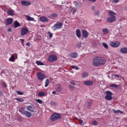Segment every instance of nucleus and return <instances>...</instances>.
I'll list each match as a JSON object with an SVG mask.
<instances>
[{"instance_id": "1", "label": "nucleus", "mask_w": 127, "mask_h": 127, "mask_svg": "<svg viewBox=\"0 0 127 127\" xmlns=\"http://www.w3.org/2000/svg\"><path fill=\"white\" fill-rule=\"evenodd\" d=\"M107 62L106 59L101 57H96L92 60V64L93 66L99 67V66H103L105 65Z\"/></svg>"}, {"instance_id": "2", "label": "nucleus", "mask_w": 127, "mask_h": 127, "mask_svg": "<svg viewBox=\"0 0 127 127\" xmlns=\"http://www.w3.org/2000/svg\"><path fill=\"white\" fill-rule=\"evenodd\" d=\"M108 13L110 17L107 18V22H108L109 23H113V22H115V21L117 20L116 16H115L117 13H115V12L113 11H109Z\"/></svg>"}, {"instance_id": "3", "label": "nucleus", "mask_w": 127, "mask_h": 127, "mask_svg": "<svg viewBox=\"0 0 127 127\" xmlns=\"http://www.w3.org/2000/svg\"><path fill=\"white\" fill-rule=\"evenodd\" d=\"M61 119V115L58 113H54L50 117V121H51V122H55V121Z\"/></svg>"}, {"instance_id": "4", "label": "nucleus", "mask_w": 127, "mask_h": 127, "mask_svg": "<svg viewBox=\"0 0 127 127\" xmlns=\"http://www.w3.org/2000/svg\"><path fill=\"white\" fill-rule=\"evenodd\" d=\"M63 27V23L61 22H57L53 27L52 29L54 31L57 30V29H61Z\"/></svg>"}, {"instance_id": "5", "label": "nucleus", "mask_w": 127, "mask_h": 127, "mask_svg": "<svg viewBox=\"0 0 127 127\" xmlns=\"http://www.w3.org/2000/svg\"><path fill=\"white\" fill-rule=\"evenodd\" d=\"M37 76L38 80L40 81H43L46 78V75L44 73L40 72H37Z\"/></svg>"}, {"instance_id": "6", "label": "nucleus", "mask_w": 127, "mask_h": 127, "mask_svg": "<svg viewBox=\"0 0 127 127\" xmlns=\"http://www.w3.org/2000/svg\"><path fill=\"white\" fill-rule=\"evenodd\" d=\"M106 93V96H105V99H107L108 101L113 100V97H112L113 95V93L110 91H107Z\"/></svg>"}, {"instance_id": "7", "label": "nucleus", "mask_w": 127, "mask_h": 127, "mask_svg": "<svg viewBox=\"0 0 127 127\" xmlns=\"http://www.w3.org/2000/svg\"><path fill=\"white\" fill-rule=\"evenodd\" d=\"M48 60L50 62H54L57 60V56L55 55H51L49 56Z\"/></svg>"}, {"instance_id": "8", "label": "nucleus", "mask_w": 127, "mask_h": 127, "mask_svg": "<svg viewBox=\"0 0 127 127\" xmlns=\"http://www.w3.org/2000/svg\"><path fill=\"white\" fill-rule=\"evenodd\" d=\"M28 29L25 28H22L21 29V36H24L28 33Z\"/></svg>"}, {"instance_id": "9", "label": "nucleus", "mask_w": 127, "mask_h": 127, "mask_svg": "<svg viewBox=\"0 0 127 127\" xmlns=\"http://www.w3.org/2000/svg\"><path fill=\"white\" fill-rule=\"evenodd\" d=\"M110 45L112 47L117 48V47H119L121 45V43L119 42H112L110 43Z\"/></svg>"}, {"instance_id": "10", "label": "nucleus", "mask_w": 127, "mask_h": 127, "mask_svg": "<svg viewBox=\"0 0 127 127\" xmlns=\"http://www.w3.org/2000/svg\"><path fill=\"white\" fill-rule=\"evenodd\" d=\"M13 22V19L12 18H8L5 22L6 25H10Z\"/></svg>"}, {"instance_id": "11", "label": "nucleus", "mask_w": 127, "mask_h": 127, "mask_svg": "<svg viewBox=\"0 0 127 127\" xmlns=\"http://www.w3.org/2000/svg\"><path fill=\"white\" fill-rule=\"evenodd\" d=\"M40 20L43 22H48L49 19L45 16H41L40 17Z\"/></svg>"}, {"instance_id": "12", "label": "nucleus", "mask_w": 127, "mask_h": 127, "mask_svg": "<svg viewBox=\"0 0 127 127\" xmlns=\"http://www.w3.org/2000/svg\"><path fill=\"white\" fill-rule=\"evenodd\" d=\"M81 32L83 37H84V38H87V37H88L89 33L86 30H82Z\"/></svg>"}, {"instance_id": "13", "label": "nucleus", "mask_w": 127, "mask_h": 127, "mask_svg": "<svg viewBox=\"0 0 127 127\" xmlns=\"http://www.w3.org/2000/svg\"><path fill=\"white\" fill-rule=\"evenodd\" d=\"M120 52L122 53V54H127V48L123 47L121 48L120 50Z\"/></svg>"}, {"instance_id": "14", "label": "nucleus", "mask_w": 127, "mask_h": 127, "mask_svg": "<svg viewBox=\"0 0 127 127\" xmlns=\"http://www.w3.org/2000/svg\"><path fill=\"white\" fill-rule=\"evenodd\" d=\"M76 35L78 38H81L82 34H81V30L79 29H77L75 32Z\"/></svg>"}, {"instance_id": "15", "label": "nucleus", "mask_w": 127, "mask_h": 127, "mask_svg": "<svg viewBox=\"0 0 127 127\" xmlns=\"http://www.w3.org/2000/svg\"><path fill=\"white\" fill-rule=\"evenodd\" d=\"M21 3L22 5L26 6H27L28 5H30V4H31V2H28L27 1H24V0L21 1Z\"/></svg>"}, {"instance_id": "16", "label": "nucleus", "mask_w": 127, "mask_h": 127, "mask_svg": "<svg viewBox=\"0 0 127 127\" xmlns=\"http://www.w3.org/2000/svg\"><path fill=\"white\" fill-rule=\"evenodd\" d=\"M84 85L85 86H91L93 84V81L91 80L85 81L83 82Z\"/></svg>"}, {"instance_id": "17", "label": "nucleus", "mask_w": 127, "mask_h": 127, "mask_svg": "<svg viewBox=\"0 0 127 127\" xmlns=\"http://www.w3.org/2000/svg\"><path fill=\"white\" fill-rule=\"evenodd\" d=\"M71 58H77L78 57V54L77 53H71L69 54Z\"/></svg>"}, {"instance_id": "18", "label": "nucleus", "mask_w": 127, "mask_h": 127, "mask_svg": "<svg viewBox=\"0 0 127 127\" xmlns=\"http://www.w3.org/2000/svg\"><path fill=\"white\" fill-rule=\"evenodd\" d=\"M7 14L8 15L13 16V15H14V10L12 9L8 10Z\"/></svg>"}, {"instance_id": "19", "label": "nucleus", "mask_w": 127, "mask_h": 127, "mask_svg": "<svg viewBox=\"0 0 127 127\" xmlns=\"http://www.w3.org/2000/svg\"><path fill=\"white\" fill-rule=\"evenodd\" d=\"M27 110L30 112V113H33L34 112V109L32 107V106H28L27 107Z\"/></svg>"}, {"instance_id": "20", "label": "nucleus", "mask_w": 127, "mask_h": 127, "mask_svg": "<svg viewBox=\"0 0 127 127\" xmlns=\"http://www.w3.org/2000/svg\"><path fill=\"white\" fill-rule=\"evenodd\" d=\"M23 115H24L26 117H27V118H30V117H31V113L27 111H25Z\"/></svg>"}, {"instance_id": "21", "label": "nucleus", "mask_w": 127, "mask_h": 127, "mask_svg": "<svg viewBox=\"0 0 127 127\" xmlns=\"http://www.w3.org/2000/svg\"><path fill=\"white\" fill-rule=\"evenodd\" d=\"M58 16V14L56 13H53L52 14L50 17H49L50 18H52V19H54V18H56Z\"/></svg>"}, {"instance_id": "22", "label": "nucleus", "mask_w": 127, "mask_h": 127, "mask_svg": "<svg viewBox=\"0 0 127 127\" xmlns=\"http://www.w3.org/2000/svg\"><path fill=\"white\" fill-rule=\"evenodd\" d=\"M102 31L104 33V34H107V33H110V30H109V29L105 28L103 29H102Z\"/></svg>"}, {"instance_id": "23", "label": "nucleus", "mask_w": 127, "mask_h": 127, "mask_svg": "<svg viewBox=\"0 0 127 127\" xmlns=\"http://www.w3.org/2000/svg\"><path fill=\"white\" fill-rule=\"evenodd\" d=\"M26 17L28 21H34V19L30 16L26 15Z\"/></svg>"}, {"instance_id": "24", "label": "nucleus", "mask_w": 127, "mask_h": 127, "mask_svg": "<svg viewBox=\"0 0 127 127\" xmlns=\"http://www.w3.org/2000/svg\"><path fill=\"white\" fill-rule=\"evenodd\" d=\"M14 28H16L18 27V26H20V24H19L18 22L15 21L14 22Z\"/></svg>"}, {"instance_id": "25", "label": "nucleus", "mask_w": 127, "mask_h": 127, "mask_svg": "<svg viewBox=\"0 0 127 127\" xmlns=\"http://www.w3.org/2000/svg\"><path fill=\"white\" fill-rule=\"evenodd\" d=\"M92 105H93V101H90L88 102L87 103V109H91V106H92Z\"/></svg>"}, {"instance_id": "26", "label": "nucleus", "mask_w": 127, "mask_h": 127, "mask_svg": "<svg viewBox=\"0 0 127 127\" xmlns=\"http://www.w3.org/2000/svg\"><path fill=\"white\" fill-rule=\"evenodd\" d=\"M36 64H37V65H38V66L39 65L43 66L44 65V64L43 62L39 61H37L36 62Z\"/></svg>"}, {"instance_id": "27", "label": "nucleus", "mask_w": 127, "mask_h": 127, "mask_svg": "<svg viewBox=\"0 0 127 127\" xmlns=\"http://www.w3.org/2000/svg\"><path fill=\"white\" fill-rule=\"evenodd\" d=\"M102 46H103V47L105 48V49H107V50L109 49V46H108V44H107V43L103 42L102 43Z\"/></svg>"}, {"instance_id": "28", "label": "nucleus", "mask_w": 127, "mask_h": 127, "mask_svg": "<svg viewBox=\"0 0 127 127\" xmlns=\"http://www.w3.org/2000/svg\"><path fill=\"white\" fill-rule=\"evenodd\" d=\"M94 15L95 16H99V15H100V11L98 10H95L94 11Z\"/></svg>"}, {"instance_id": "29", "label": "nucleus", "mask_w": 127, "mask_h": 127, "mask_svg": "<svg viewBox=\"0 0 127 127\" xmlns=\"http://www.w3.org/2000/svg\"><path fill=\"white\" fill-rule=\"evenodd\" d=\"M25 109V108H22L19 110V112L21 113L22 115H24V112H25V111L24 110Z\"/></svg>"}, {"instance_id": "30", "label": "nucleus", "mask_w": 127, "mask_h": 127, "mask_svg": "<svg viewBox=\"0 0 127 127\" xmlns=\"http://www.w3.org/2000/svg\"><path fill=\"white\" fill-rule=\"evenodd\" d=\"M39 97H43L45 96V92H40L38 93Z\"/></svg>"}, {"instance_id": "31", "label": "nucleus", "mask_w": 127, "mask_h": 127, "mask_svg": "<svg viewBox=\"0 0 127 127\" xmlns=\"http://www.w3.org/2000/svg\"><path fill=\"white\" fill-rule=\"evenodd\" d=\"M14 59H15L14 56H13V55H12L11 56V57L9 59V61L13 62V61H14Z\"/></svg>"}, {"instance_id": "32", "label": "nucleus", "mask_w": 127, "mask_h": 127, "mask_svg": "<svg viewBox=\"0 0 127 127\" xmlns=\"http://www.w3.org/2000/svg\"><path fill=\"white\" fill-rule=\"evenodd\" d=\"M56 91L57 92H62V87L60 86V85L57 87L56 89Z\"/></svg>"}, {"instance_id": "33", "label": "nucleus", "mask_w": 127, "mask_h": 127, "mask_svg": "<svg viewBox=\"0 0 127 127\" xmlns=\"http://www.w3.org/2000/svg\"><path fill=\"white\" fill-rule=\"evenodd\" d=\"M89 73L88 72H84L82 73V78H86V77H88Z\"/></svg>"}, {"instance_id": "34", "label": "nucleus", "mask_w": 127, "mask_h": 127, "mask_svg": "<svg viewBox=\"0 0 127 127\" xmlns=\"http://www.w3.org/2000/svg\"><path fill=\"white\" fill-rule=\"evenodd\" d=\"M49 85V79H47L45 81V87H48Z\"/></svg>"}, {"instance_id": "35", "label": "nucleus", "mask_w": 127, "mask_h": 127, "mask_svg": "<svg viewBox=\"0 0 127 127\" xmlns=\"http://www.w3.org/2000/svg\"><path fill=\"white\" fill-rule=\"evenodd\" d=\"M15 100H16V101H18L20 103H23V102H24V99H22L21 98H15Z\"/></svg>"}, {"instance_id": "36", "label": "nucleus", "mask_w": 127, "mask_h": 127, "mask_svg": "<svg viewBox=\"0 0 127 127\" xmlns=\"http://www.w3.org/2000/svg\"><path fill=\"white\" fill-rule=\"evenodd\" d=\"M112 111L115 114H119V113H122V111H121V110H115V109H112Z\"/></svg>"}, {"instance_id": "37", "label": "nucleus", "mask_w": 127, "mask_h": 127, "mask_svg": "<svg viewBox=\"0 0 127 127\" xmlns=\"http://www.w3.org/2000/svg\"><path fill=\"white\" fill-rule=\"evenodd\" d=\"M110 87H112V88H116V89H117V88H119V86L116 84H112L110 85Z\"/></svg>"}, {"instance_id": "38", "label": "nucleus", "mask_w": 127, "mask_h": 127, "mask_svg": "<svg viewBox=\"0 0 127 127\" xmlns=\"http://www.w3.org/2000/svg\"><path fill=\"white\" fill-rule=\"evenodd\" d=\"M68 88H69V89H70V90H71V91H73L74 90V89H75V86L71 85H69Z\"/></svg>"}, {"instance_id": "39", "label": "nucleus", "mask_w": 127, "mask_h": 127, "mask_svg": "<svg viewBox=\"0 0 127 127\" xmlns=\"http://www.w3.org/2000/svg\"><path fill=\"white\" fill-rule=\"evenodd\" d=\"M92 125H93V126H97L98 122H97V121H94L92 122Z\"/></svg>"}, {"instance_id": "40", "label": "nucleus", "mask_w": 127, "mask_h": 127, "mask_svg": "<svg viewBox=\"0 0 127 127\" xmlns=\"http://www.w3.org/2000/svg\"><path fill=\"white\" fill-rule=\"evenodd\" d=\"M16 92L18 95H20L21 96L23 95V92H22L20 91H16Z\"/></svg>"}, {"instance_id": "41", "label": "nucleus", "mask_w": 127, "mask_h": 127, "mask_svg": "<svg viewBox=\"0 0 127 127\" xmlns=\"http://www.w3.org/2000/svg\"><path fill=\"white\" fill-rule=\"evenodd\" d=\"M74 3L75 4V6L76 7H80V4L77 2V1H74Z\"/></svg>"}, {"instance_id": "42", "label": "nucleus", "mask_w": 127, "mask_h": 127, "mask_svg": "<svg viewBox=\"0 0 127 127\" xmlns=\"http://www.w3.org/2000/svg\"><path fill=\"white\" fill-rule=\"evenodd\" d=\"M48 34L50 38H52L53 37V34L52 33H51L50 32H48Z\"/></svg>"}, {"instance_id": "43", "label": "nucleus", "mask_w": 127, "mask_h": 127, "mask_svg": "<svg viewBox=\"0 0 127 127\" xmlns=\"http://www.w3.org/2000/svg\"><path fill=\"white\" fill-rule=\"evenodd\" d=\"M81 45H82V43H81V42L78 43V44H77L76 45V47H78L79 48H80V47H81Z\"/></svg>"}, {"instance_id": "44", "label": "nucleus", "mask_w": 127, "mask_h": 127, "mask_svg": "<svg viewBox=\"0 0 127 127\" xmlns=\"http://www.w3.org/2000/svg\"><path fill=\"white\" fill-rule=\"evenodd\" d=\"M51 105L52 106H56V105H57V103H56V102H54V101H52L51 102Z\"/></svg>"}, {"instance_id": "45", "label": "nucleus", "mask_w": 127, "mask_h": 127, "mask_svg": "<svg viewBox=\"0 0 127 127\" xmlns=\"http://www.w3.org/2000/svg\"><path fill=\"white\" fill-rule=\"evenodd\" d=\"M70 11L71 12H72V14H74V13H75V12H76V10L74 9V8H71L70 9Z\"/></svg>"}, {"instance_id": "46", "label": "nucleus", "mask_w": 127, "mask_h": 127, "mask_svg": "<svg viewBox=\"0 0 127 127\" xmlns=\"http://www.w3.org/2000/svg\"><path fill=\"white\" fill-rule=\"evenodd\" d=\"M36 101L37 102V103H39V104H42V100H41V99H37Z\"/></svg>"}, {"instance_id": "47", "label": "nucleus", "mask_w": 127, "mask_h": 127, "mask_svg": "<svg viewBox=\"0 0 127 127\" xmlns=\"http://www.w3.org/2000/svg\"><path fill=\"white\" fill-rule=\"evenodd\" d=\"M70 84H72V85H76L75 81H74V80L70 81Z\"/></svg>"}, {"instance_id": "48", "label": "nucleus", "mask_w": 127, "mask_h": 127, "mask_svg": "<svg viewBox=\"0 0 127 127\" xmlns=\"http://www.w3.org/2000/svg\"><path fill=\"white\" fill-rule=\"evenodd\" d=\"M123 10H124L125 11H127V6H124L123 7Z\"/></svg>"}, {"instance_id": "49", "label": "nucleus", "mask_w": 127, "mask_h": 127, "mask_svg": "<svg viewBox=\"0 0 127 127\" xmlns=\"http://www.w3.org/2000/svg\"><path fill=\"white\" fill-rule=\"evenodd\" d=\"M8 32H12V29L11 28H9L7 29Z\"/></svg>"}, {"instance_id": "50", "label": "nucleus", "mask_w": 127, "mask_h": 127, "mask_svg": "<svg viewBox=\"0 0 127 127\" xmlns=\"http://www.w3.org/2000/svg\"><path fill=\"white\" fill-rule=\"evenodd\" d=\"M95 9H96V7L95 6H91V9L92 10H94L95 11V10H96Z\"/></svg>"}, {"instance_id": "51", "label": "nucleus", "mask_w": 127, "mask_h": 127, "mask_svg": "<svg viewBox=\"0 0 127 127\" xmlns=\"http://www.w3.org/2000/svg\"><path fill=\"white\" fill-rule=\"evenodd\" d=\"M20 40L21 41L22 45H23V43H24V40L21 39Z\"/></svg>"}, {"instance_id": "52", "label": "nucleus", "mask_w": 127, "mask_h": 127, "mask_svg": "<svg viewBox=\"0 0 127 127\" xmlns=\"http://www.w3.org/2000/svg\"><path fill=\"white\" fill-rule=\"evenodd\" d=\"M2 86L4 87L5 88L6 87V84L5 82L2 83Z\"/></svg>"}, {"instance_id": "53", "label": "nucleus", "mask_w": 127, "mask_h": 127, "mask_svg": "<svg viewBox=\"0 0 127 127\" xmlns=\"http://www.w3.org/2000/svg\"><path fill=\"white\" fill-rule=\"evenodd\" d=\"M0 96H3V92L0 90Z\"/></svg>"}, {"instance_id": "54", "label": "nucleus", "mask_w": 127, "mask_h": 127, "mask_svg": "<svg viewBox=\"0 0 127 127\" xmlns=\"http://www.w3.org/2000/svg\"><path fill=\"white\" fill-rule=\"evenodd\" d=\"M79 122L80 125H82L83 124V121H82L81 119L79 120Z\"/></svg>"}, {"instance_id": "55", "label": "nucleus", "mask_w": 127, "mask_h": 127, "mask_svg": "<svg viewBox=\"0 0 127 127\" xmlns=\"http://www.w3.org/2000/svg\"><path fill=\"white\" fill-rule=\"evenodd\" d=\"M119 1H120V0H114V2H115V3H117Z\"/></svg>"}, {"instance_id": "56", "label": "nucleus", "mask_w": 127, "mask_h": 127, "mask_svg": "<svg viewBox=\"0 0 127 127\" xmlns=\"http://www.w3.org/2000/svg\"><path fill=\"white\" fill-rule=\"evenodd\" d=\"M114 76L116 78H120V75H119V74H115Z\"/></svg>"}, {"instance_id": "57", "label": "nucleus", "mask_w": 127, "mask_h": 127, "mask_svg": "<svg viewBox=\"0 0 127 127\" xmlns=\"http://www.w3.org/2000/svg\"><path fill=\"white\" fill-rule=\"evenodd\" d=\"M26 45L27 46H30V43H29V42H27L26 44Z\"/></svg>"}, {"instance_id": "58", "label": "nucleus", "mask_w": 127, "mask_h": 127, "mask_svg": "<svg viewBox=\"0 0 127 127\" xmlns=\"http://www.w3.org/2000/svg\"><path fill=\"white\" fill-rule=\"evenodd\" d=\"M89 1H91V2H95L96 0H88Z\"/></svg>"}, {"instance_id": "59", "label": "nucleus", "mask_w": 127, "mask_h": 127, "mask_svg": "<svg viewBox=\"0 0 127 127\" xmlns=\"http://www.w3.org/2000/svg\"><path fill=\"white\" fill-rule=\"evenodd\" d=\"M54 6H55V7H58V6H60V5H59V4H54Z\"/></svg>"}, {"instance_id": "60", "label": "nucleus", "mask_w": 127, "mask_h": 127, "mask_svg": "<svg viewBox=\"0 0 127 127\" xmlns=\"http://www.w3.org/2000/svg\"><path fill=\"white\" fill-rule=\"evenodd\" d=\"M74 69H75V70H79V68L78 66H75Z\"/></svg>"}, {"instance_id": "61", "label": "nucleus", "mask_w": 127, "mask_h": 127, "mask_svg": "<svg viewBox=\"0 0 127 127\" xmlns=\"http://www.w3.org/2000/svg\"><path fill=\"white\" fill-rule=\"evenodd\" d=\"M52 94H53L54 95H55V94H56V91H53Z\"/></svg>"}, {"instance_id": "62", "label": "nucleus", "mask_w": 127, "mask_h": 127, "mask_svg": "<svg viewBox=\"0 0 127 127\" xmlns=\"http://www.w3.org/2000/svg\"><path fill=\"white\" fill-rule=\"evenodd\" d=\"M71 68H72V69H75V66L71 65Z\"/></svg>"}]
</instances>
